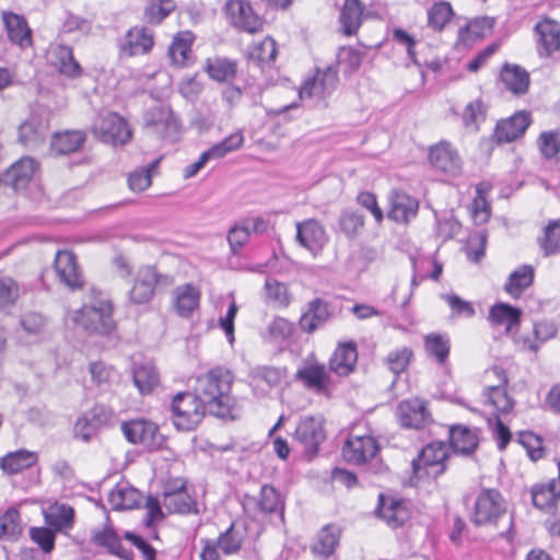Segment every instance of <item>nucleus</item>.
Instances as JSON below:
<instances>
[{"mask_svg":"<svg viewBox=\"0 0 560 560\" xmlns=\"http://www.w3.org/2000/svg\"><path fill=\"white\" fill-rule=\"evenodd\" d=\"M233 374L222 366L198 377L194 392H179L171 401L173 424L178 431H192L206 413L222 420L241 418L242 407L231 395Z\"/></svg>","mask_w":560,"mask_h":560,"instance_id":"obj_1","label":"nucleus"},{"mask_svg":"<svg viewBox=\"0 0 560 560\" xmlns=\"http://www.w3.org/2000/svg\"><path fill=\"white\" fill-rule=\"evenodd\" d=\"M452 453L446 448V442L432 441L423 446L411 462L412 477L417 480L431 478L438 480L448 468Z\"/></svg>","mask_w":560,"mask_h":560,"instance_id":"obj_2","label":"nucleus"},{"mask_svg":"<svg viewBox=\"0 0 560 560\" xmlns=\"http://www.w3.org/2000/svg\"><path fill=\"white\" fill-rule=\"evenodd\" d=\"M114 307L110 301H98L93 305H83L74 315V322L89 334L109 335L116 329L113 318Z\"/></svg>","mask_w":560,"mask_h":560,"instance_id":"obj_3","label":"nucleus"},{"mask_svg":"<svg viewBox=\"0 0 560 560\" xmlns=\"http://www.w3.org/2000/svg\"><path fill=\"white\" fill-rule=\"evenodd\" d=\"M121 432L129 443L140 444L149 452L162 450L166 442L158 424L143 418L124 421Z\"/></svg>","mask_w":560,"mask_h":560,"instance_id":"obj_4","label":"nucleus"},{"mask_svg":"<svg viewBox=\"0 0 560 560\" xmlns=\"http://www.w3.org/2000/svg\"><path fill=\"white\" fill-rule=\"evenodd\" d=\"M505 512L506 506L501 492L497 489H482L476 498L470 521L476 526L497 524Z\"/></svg>","mask_w":560,"mask_h":560,"instance_id":"obj_5","label":"nucleus"},{"mask_svg":"<svg viewBox=\"0 0 560 560\" xmlns=\"http://www.w3.org/2000/svg\"><path fill=\"white\" fill-rule=\"evenodd\" d=\"M160 283L170 284L171 278L167 275L158 272L155 266H143L138 270L132 288L128 291V299L131 304L144 305L151 302L155 288Z\"/></svg>","mask_w":560,"mask_h":560,"instance_id":"obj_6","label":"nucleus"},{"mask_svg":"<svg viewBox=\"0 0 560 560\" xmlns=\"http://www.w3.org/2000/svg\"><path fill=\"white\" fill-rule=\"evenodd\" d=\"M93 133L104 143L124 145L131 139V129L119 114L109 112L100 116L93 125Z\"/></svg>","mask_w":560,"mask_h":560,"instance_id":"obj_7","label":"nucleus"},{"mask_svg":"<svg viewBox=\"0 0 560 560\" xmlns=\"http://www.w3.org/2000/svg\"><path fill=\"white\" fill-rule=\"evenodd\" d=\"M224 12L230 24L240 32L256 34L262 31L265 20L247 0H228Z\"/></svg>","mask_w":560,"mask_h":560,"instance_id":"obj_8","label":"nucleus"},{"mask_svg":"<svg viewBox=\"0 0 560 560\" xmlns=\"http://www.w3.org/2000/svg\"><path fill=\"white\" fill-rule=\"evenodd\" d=\"M49 131V118L44 110H32L18 127V142L28 150L45 143Z\"/></svg>","mask_w":560,"mask_h":560,"instance_id":"obj_9","label":"nucleus"},{"mask_svg":"<svg viewBox=\"0 0 560 560\" xmlns=\"http://www.w3.org/2000/svg\"><path fill=\"white\" fill-rule=\"evenodd\" d=\"M338 81L337 65H330L323 71L317 69L313 77L305 80L299 91V95L302 100L313 97L325 100L335 91Z\"/></svg>","mask_w":560,"mask_h":560,"instance_id":"obj_10","label":"nucleus"},{"mask_svg":"<svg viewBox=\"0 0 560 560\" xmlns=\"http://www.w3.org/2000/svg\"><path fill=\"white\" fill-rule=\"evenodd\" d=\"M338 81L337 65H330L323 71L317 69L313 77L305 80L299 91V95L302 100L313 97L325 100L335 91Z\"/></svg>","mask_w":560,"mask_h":560,"instance_id":"obj_11","label":"nucleus"},{"mask_svg":"<svg viewBox=\"0 0 560 560\" xmlns=\"http://www.w3.org/2000/svg\"><path fill=\"white\" fill-rule=\"evenodd\" d=\"M374 514L377 518L383 520L392 529L402 527L411 517V512L402 498L385 493L378 494Z\"/></svg>","mask_w":560,"mask_h":560,"instance_id":"obj_12","label":"nucleus"},{"mask_svg":"<svg viewBox=\"0 0 560 560\" xmlns=\"http://www.w3.org/2000/svg\"><path fill=\"white\" fill-rule=\"evenodd\" d=\"M294 439L303 445L304 455L311 460L318 454L319 446L326 439L324 425L313 416L304 417L296 425Z\"/></svg>","mask_w":560,"mask_h":560,"instance_id":"obj_13","label":"nucleus"},{"mask_svg":"<svg viewBox=\"0 0 560 560\" xmlns=\"http://www.w3.org/2000/svg\"><path fill=\"white\" fill-rule=\"evenodd\" d=\"M334 317L331 304L323 298H314L305 304L299 319L300 329L308 335L326 326Z\"/></svg>","mask_w":560,"mask_h":560,"instance_id":"obj_14","label":"nucleus"},{"mask_svg":"<svg viewBox=\"0 0 560 560\" xmlns=\"http://www.w3.org/2000/svg\"><path fill=\"white\" fill-rule=\"evenodd\" d=\"M395 415L399 425L405 429L420 430L432 422V416L428 409L427 401L420 398L400 401L396 407Z\"/></svg>","mask_w":560,"mask_h":560,"instance_id":"obj_15","label":"nucleus"},{"mask_svg":"<svg viewBox=\"0 0 560 560\" xmlns=\"http://www.w3.org/2000/svg\"><path fill=\"white\" fill-rule=\"evenodd\" d=\"M447 428V444L452 454L469 457L477 452L480 443V429L470 428L463 423H453Z\"/></svg>","mask_w":560,"mask_h":560,"instance_id":"obj_16","label":"nucleus"},{"mask_svg":"<svg viewBox=\"0 0 560 560\" xmlns=\"http://www.w3.org/2000/svg\"><path fill=\"white\" fill-rule=\"evenodd\" d=\"M112 416V410L106 406L101 404L94 405L78 418L73 429L74 438L89 442L101 428L109 422Z\"/></svg>","mask_w":560,"mask_h":560,"instance_id":"obj_17","label":"nucleus"},{"mask_svg":"<svg viewBox=\"0 0 560 560\" xmlns=\"http://www.w3.org/2000/svg\"><path fill=\"white\" fill-rule=\"evenodd\" d=\"M532 124L528 112L521 110L497 122L491 140L497 144L510 143L523 137Z\"/></svg>","mask_w":560,"mask_h":560,"instance_id":"obj_18","label":"nucleus"},{"mask_svg":"<svg viewBox=\"0 0 560 560\" xmlns=\"http://www.w3.org/2000/svg\"><path fill=\"white\" fill-rule=\"evenodd\" d=\"M380 447L371 435H350L342 446V457L349 464L362 465L373 458Z\"/></svg>","mask_w":560,"mask_h":560,"instance_id":"obj_19","label":"nucleus"},{"mask_svg":"<svg viewBox=\"0 0 560 560\" xmlns=\"http://www.w3.org/2000/svg\"><path fill=\"white\" fill-rule=\"evenodd\" d=\"M294 381L300 382L306 389L316 394L329 395L330 375L322 363H308L300 366L294 374Z\"/></svg>","mask_w":560,"mask_h":560,"instance_id":"obj_20","label":"nucleus"},{"mask_svg":"<svg viewBox=\"0 0 560 560\" xmlns=\"http://www.w3.org/2000/svg\"><path fill=\"white\" fill-rule=\"evenodd\" d=\"M295 240L298 244L313 254L320 252L328 242L325 228L316 219L296 222Z\"/></svg>","mask_w":560,"mask_h":560,"instance_id":"obj_21","label":"nucleus"},{"mask_svg":"<svg viewBox=\"0 0 560 560\" xmlns=\"http://www.w3.org/2000/svg\"><path fill=\"white\" fill-rule=\"evenodd\" d=\"M428 159L432 167L445 174L456 175L460 172V158L448 141L442 140L431 145Z\"/></svg>","mask_w":560,"mask_h":560,"instance_id":"obj_22","label":"nucleus"},{"mask_svg":"<svg viewBox=\"0 0 560 560\" xmlns=\"http://www.w3.org/2000/svg\"><path fill=\"white\" fill-rule=\"evenodd\" d=\"M37 163L33 158L24 156L13 163L0 176V185L12 188L14 191L24 189L33 178Z\"/></svg>","mask_w":560,"mask_h":560,"instance_id":"obj_23","label":"nucleus"},{"mask_svg":"<svg viewBox=\"0 0 560 560\" xmlns=\"http://www.w3.org/2000/svg\"><path fill=\"white\" fill-rule=\"evenodd\" d=\"M54 266L60 282L65 283L70 290L73 291L83 287L84 279L79 270L77 257L72 252L58 250Z\"/></svg>","mask_w":560,"mask_h":560,"instance_id":"obj_24","label":"nucleus"},{"mask_svg":"<svg viewBox=\"0 0 560 560\" xmlns=\"http://www.w3.org/2000/svg\"><path fill=\"white\" fill-rule=\"evenodd\" d=\"M538 35L537 54L548 58L560 49V24L550 18H544L534 27Z\"/></svg>","mask_w":560,"mask_h":560,"instance_id":"obj_25","label":"nucleus"},{"mask_svg":"<svg viewBox=\"0 0 560 560\" xmlns=\"http://www.w3.org/2000/svg\"><path fill=\"white\" fill-rule=\"evenodd\" d=\"M342 528L335 523L324 525L316 534L315 541L311 545L313 555L323 559L331 557L339 547Z\"/></svg>","mask_w":560,"mask_h":560,"instance_id":"obj_26","label":"nucleus"},{"mask_svg":"<svg viewBox=\"0 0 560 560\" xmlns=\"http://www.w3.org/2000/svg\"><path fill=\"white\" fill-rule=\"evenodd\" d=\"M389 203L390 209L387 212V218L397 223H408L418 213V200L404 191L392 190Z\"/></svg>","mask_w":560,"mask_h":560,"instance_id":"obj_27","label":"nucleus"},{"mask_svg":"<svg viewBox=\"0 0 560 560\" xmlns=\"http://www.w3.org/2000/svg\"><path fill=\"white\" fill-rule=\"evenodd\" d=\"M2 20L8 38L11 43L18 45L22 49L32 46V30L23 15L10 11L3 12Z\"/></svg>","mask_w":560,"mask_h":560,"instance_id":"obj_28","label":"nucleus"},{"mask_svg":"<svg viewBox=\"0 0 560 560\" xmlns=\"http://www.w3.org/2000/svg\"><path fill=\"white\" fill-rule=\"evenodd\" d=\"M357 361V343L353 340L340 342L329 360V369L340 376H347L354 371Z\"/></svg>","mask_w":560,"mask_h":560,"instance_id":"obj_29","label":"nucleus"},{"mask_svg":"<svg viewBox=\"0 0 560 560\" xmlns=\"http://www.w3.org/2000/svg\"><path fill=\"white\" fill-rule=\"evenodd\" d=\"M363 12L361 0H345L338 19L341 34L348 37L355 35L362 25Z\"/></svg>","mask_w":560,"mask_h":560,"instance_id":"obj_30","label":"nucleus"},{"mask_svg":"<svg viewBox=\"0 0 560 560\" xmlns=\"http://www.w3.org/2000/svg\"><path fill=\"white\" fill-rule=\"evenodd\" d=\"M522 315L523 311L520 307L505 302H497L489 310L488 320L493 326L504 325L509 332L520 327Z\"/></svg>","mask_w":560,"mask_h":560,"instance_id":"obj_31","label":"nucleus"},{"mask_svg":"<svg viewBox=\"0 0 560 560\" xmlns=\"http://www.w3.org/2000/svg\"><path fill=\"white\" fill-rule=\"evenodd\" d=\"M86 141L83 130H66L55 132L50 140V149L56 155H68L79 151Z\"/></svg>","mask_w":560,"mask_h":560,"instance_id":"obj_32","label":"nucleus"},{"mask_svg":"<svg viewBox=\"0 0 560 560\" xmlns=\"http://www.w3.org/2000/svg\"><path fill=\"white\" fill-rule=\"evenodd\" d=\"M37 460L38 455L36 452L20 448L0 457V468L4 474L13 476L33 467Z\"/></svg>","mask_w":560,"mask_h":560,"instance_id":"obj_33","label":"nucleus"},{"mask_svg":"<svg viewBox=\"0 0 560 560\" xmlns=\"http://www.w3.org/2000/svg\"><path fill=\"white\" fill-rule=\"evenodd\" d=\"M203 70L218 83H231L237 74V61L220 56L207 58Z\"/></svg>","mask_w":560,"mask_h":560,"instance_id":"obj_34","label":"nucleus"},{"mask_svg":"<svg viewBox=\"0 0 560 560\" xmlns=\"http://www.w3.org/2000/svg\"><path fill=\"white\" fill-rule=\"evenodd\" d=\"M500 79L506 90L515 95L527 93L530 83L529 73L523 67L508 62L501 69Z\"/></svg>","mask_w":560,"mask_h":560,"instance_id":"obj_35","label":"nucleus"},{"mask_svg":"<svg viewBox=\"0 0 560 560\" xmlns=\"http://www.w3.org/2000/svg\"><path fill=\"white\" fill-rule=\"evenodd\" d=\"M142 493L132 486L119 483L109 492L108 502L115 511L139 509L141 506Z\"/></svg>","mask_w":560,"mask_h":560,"instance_id":"obj_36","label":"nucleus"},{"mask_svg":"<svg viewBox=\"0 0 560 560\" xmlns=\"http://www.w3.org/2000/svg\"><path fill=\"white\" fill-rule=\"evenodd\" d=\"M533 505L541 511L553 509L560 500V489L557 479H551L547 483H536L532 487Z\"/></svg>","mask_w":560,"mask_h":560,"instance_id":"obj_37","label":"nucleus"},{"mask_svg":"<svg viewBox=\"0 0 560 560\" xmlns=\"http://www.w3.org/2000/svg\"><path fill=\"white\" fill-rule=\"evenodd\" d=\"M423 346L427 355L434 359L440 365L448 361L452 343L446 332H430L425 335Z\"/></svg>","mask_w":560,"mask_h":560,"instance_id":"obj_38","label":"nucleus"},{"mask_svg":"<svg viewBox=\"0 0 560 560\" xmlns=\"http://www.w3.org/2000/svg\"><path fill=\"white\" fill-rule=\"evenodd\" d=\"M51 63L58 71L71 79L78 78L82 73L80 63L74 59L73 49L68 45H58L51 51Z\"/></svg>","mask_w":560,"mask_h":560,"instance_id":"obj_39","label":"nucleus"},{"mask_svg":"<svg viewBox=\"0 0 560 560\" xmlns=\"http://www.w3.org/2000/svg\"><path fill=\"white\" fill-rule=\"evenodd\" d=\"M277 55V42L272 37L267 36L248 51L247 59L264 70L273 66Z\"/></svg>","mask_w":560,"mask_h":560,"instance_id":"obj_40","label":"nucleus"},{"mask_svg":"<svg viewBox=\"0 0 560 560\" xmlns=\"http://www.w3.org/2000/svg\"><path fill=\"white\" fill-rule=\"evenodd\" d=\"M200 291L191 283H186L175 290L176 313L187 318L199 307Z\"/></svg>","mask_w":560,"mask_h":560,"instance_id":"obj_41","label":"nucleus"},{"mask_svg":"<svg viewBox=\"0 0 560 560\" xmlns=\"http://www.w3.org/2000/svg\"><path fill=\"white\" fill-rule=\"evenodd\" d=\"M164 506L171 514H198L196 500L186 491V488L180 492H163Z\"/></svg>","mask_w":560,"mask_h":560,"instance_id":"obj_42","label":"nucleus"},{"mask_svg":"<svg viewBox=\"0 0 560 560\" xmlns=\"http://www.w3.org/2000/svg\"><path fill=\"white\" fill-rule=\"evenodd\" d=\"M154 45L153 34L142 27L133 28L127 33V43L124 45V51L129 56L138 54H148Z\"/></svg>","mask_w":560,"mask_h":560,"instance_id":"obj_43","label":"nucleus"},{"mask_svg":"<svg viewBox=\"0 0 560 560\" xmlns=\"http://www.w3.org/2000/svg\"><path fill=\"white\" fill-rule=\"evenodd\" d=\"M535 270L530 265H522L512 271L504 284V291L512 296H520L534 282Z\"/></svg>","mask_w":560,"mask_h":560,"instance_id":"obj_44","label":"nucleus"},{"mask_svg":"<svg viewBox=\"0 0 560 560\" xmlns=\"http://www.w3.org/2000/svg\"><path fill=\"white\" fill-rule=\"evenodd\" d=\"M132 380L139 393L148 395L159 385L160 376L153 364L144 363L133 366Z\"/></svg>","mask_w":560,"mask_h":560,"instance_id":"obj_45","label":"nucleus"},{"mask_svg":"<svg viewBox=\"0 0 560 560\" xmlns=\"http://www.w3.org/2000/svg\"><path fill=\"white\" fill-rule=\"evenodd\" d=\"M22 532L20 512L11 506L0 515V540L16 541L21 537Z\"/></svg>","mask_w":560,"mask_h":560,"instance_id":"obj_46","label":"nucleus"},{"mask_svg":"<svg viewBox=\"0 0 560 560\" xmlns=\"http://www.w3.org/2000/svg\"><path fill=\"white\" fill-rule=\"evenodd\" d=\"M91 542L96 547L106 549L109 555L117 553L121 544V537L110 524L109 515L106 516V523L100 530H93Z\"/></svg>","mask_w":560,"mask_h":560,"instance_id":"obj_47","label":"nucleus"},{"mask_svg":"<svg viewBox=\"0 0 560 560\" xmlns=\"http://www.w3.org/2000/svg\"><path fill=\"white\" fill-rule=\"evenodd\" d=\"M494 26V19L489 16H479L466 23L458 30L457 42L466 44L468 39L483 38L487 32H491Z\"/></svg>","mask_w":560,"mask_h":560,"instance_id":"obj_48","label":"nucleus"},{"mask_svg":"<svg viewBox=\"0 0 560 560\" xmlns=\"http://www.w3.org/2000/svg\"><path fill=\"white\" fill-rule=\"evenodd\" d=\"M194 34L191 32L177 33L170 47H168V56L172 59L173 63L184 67L186 66V60L188 55L191 52V45L194 42Z\"/></svg>","mask_w":560,"mask_h":560,"instance_id":"obj_49","label":"nucleus"},{"mask_svg":"<svg viewBox=\"0 0 560 560\" xmlns=\"http://www.w3.org/2000/svg\"><path fill=\"white\" fill-rule=\"evenodd\" d=\"M365 217L360 210L343 209L338 218V229L347 238H355L364 226Z\"/></svg>","mask_w":560,"mask_h":560,"instance_id":"obj_50","label":"nucleus"},{"mask_svg":"<svg viewBox=\"0 0 560 560\" xmlns=\"http://www.w3.org/2000/svg\"><path fill=\"white\" fill-rule=\"evenodd\" d=\"M257 508L264 514L280 513L281 518L284 516V503L278 490L271 485L261 486Z\"/></svg>","mask_w":560,"mask_h":560,"instance_id":"obj_51","label":"nucleus"},{"mask_svg":"<svg viewBox=\"0 0 560 560\" xmlns=\"http://www.w3.org/2000/svg\"><path fill=\"white\" fill-rule=\"evenodd\" d=\"M544 257L560 254V218L550 220L544 229V235L538 238Z\"/></svg>","mask_w":560,"mask_h":560,"instance_id":"obj_52","label":"nucleus"},{"mask_svg":"<svg viewBox=\"0 0 560 560\" xmlns=\"http://www.w3.org/2000/svg\"><path fill=\"white\" fill-rule=\"evenodd\" d=\"M482 395L486 401L495 408L498 415H508L514 409L515 400L509 395L505 387L487 386Z\"/></svg>","mask_w":560,"mask_h":560,"instance_id":"obj_53","label":"nucleus"},{"mask_svg":"<svg viewBox=\"0 0 560 560\" xmlns=\"http://www.w3.org/2000/svg\"><path fill=\"white\" fill-rule=\"evenodd\" d=\"M182 120L171 107L162 121L152 130L161 139L175 142L179 139L182 132Z\"/></svg>","mask_w":560,"mask_h":560,"instance_id":"obj_54","label":"nucleus"},{"mask_svg":"<svg viewBox=\"0 0 560 560\" xmlns=\"http://www.w3.org/2000/svg\"><path fill=\"white\" fill-rule=\"evenodd\" d=\"M454 11L448 1L434 2L428 10V26L436 32H441L446 23L454 16Z\"/></svg>","mask_w":560,"mask_h":560,"instance_id":"obj_55","label":"nucleus"},{"mask_svg":"<svg viewBox=\"0 0 560 560\" xmlns=\"http://www.w3.org/2000/svg\"><path fill=\"white\" fill-rule=\"evenodd\" d=\"M363 52L359 49H355L353 47H340L338 52V66L342 68V73L345 77H351L355 72L359 71L362 59H363Z\"/></svg>","mask_w":560,"mask_h":560,"instance_id":"obj_56","label":"nucleus"},{"mask_svg":"<svg viewBox=\"0 0 560 560\" xmlns=\"http://www.w3.org/2000/svg\"><path fill=\"white\" fill-rule=\"evenodd\" d=\"M74 509L68 504H61L55 514H46V523L55 530L71 528L74 524Z\"/></svg>","mask_w":560,"mask_h":560,"instance_id":"obj_57","label":"nucleus"},{"mask_svg":"<svg viewBox=\"0 0 560 560\" xmlns=\"http://www.w3.org/2000/svg\"><path fill=\"white\" fill-rule=\"evenodd\" d=\"M537 145L541 156L546 160H552L560 153V132L558 130L542 131Z\"/></svg>","mask_w":560,"mask_h":560,"instance_id":"obj_58","label":"nucleus"},{"mask_svg":"<svg viewBox=\"0 0 560 560\" xmlns=\"http://www.w3.org/2000/svg\"><path fill=\"white\" fill-rule=\"evenodd\" d=\"M517 442L526 450L530 460L537 462L542 458L545 448L539 435L532 431H521L517 435Z\"/></svg>","mask_w":560,"mask_h":560,"instance_id":"obj_59","label":"nucleus"},{"mask_svg":"<svg viewBox=\"0 0 560 560\" xmlns=\"http://www.w3.org/2000/svg\"><path fill=\"white\" fill-rule=\"evenodd\" d=\"M488 241V232L486 229L475 231L469 236L467 257L472 262H480L486 256V246Z\"/></svg>","mask_w":560,"mask_h":560,"instance_id":"obj_60","label":"nucleus"},{"mask_svg":"<svg viewBox=\"0 0 560 560\" xmlns=\"http://www.w3.org/2000/svg\"><path fill=\"white\" fill-rule=\"evenodd\" d=\"M436 218L438 234L444 241L452 240L457 236L462 231V223L453 213V210L443 213L442 217Z\"/></svg>","mask_w":560,"mask_h":560,"instance_id":"obj_61","label":"nucleus"},{"mask_svg":"<svg viewBox=\"0 0 560 560\" xmlns=\"http://www.w3.org/2000/svg\"><path fill=\"white\" fill-rule=\"evenodd\" d=\"M30 537L43 553H50L55 549L56 532L50 526L31 527Z\"/></svg>","mask_w":560,"mask_h":560,"instance_id":"obj_62","label":"nucleus"},{"mask_svg":"<svg viewBox=\"0 0 560 560\" xmlns=\"http://www.w3.org/2000/svg\"><path fill=\"white\" fill-rule=\"evenodd\" d=\"M215 542L224 555L230 556L241 550L243 540L237 533H235V524L231 523V525L219 535Z\"/></svg>","mask_w":560,"mask_h":560,"instance_id":"obj_63","label":"nucleus"},{"mask_svg":"<svg viewBox=\"0 0 560 560\" xmlns=\"http://www.w3.org/2000/svg\"><path fill=\"white\" fill-rule=\"evenodd\" d=\"M412 355H413V352L410 348L402 347L400 349L390 351L387 354L385 362L390 372H393L396 375H399L400 373L406 371V369L408 368V365L410 363Z\"/></svg>","mask_w":560,"mask_h":560,"instance_id":"obj_64","label":"nucleus"}]
</instances>
